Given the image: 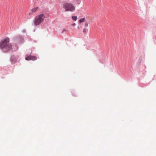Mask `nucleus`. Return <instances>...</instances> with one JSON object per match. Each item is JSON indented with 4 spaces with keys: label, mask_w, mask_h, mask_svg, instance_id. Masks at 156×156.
Listing matches in <instances>:
<instances>
[{
    "label": "nucleus",
    "mask_w": 156,
    "mask_h": 156,
    "mask_svg": "<svg viewBox=\"0 0 156 156\" xmlns=\"http://www.w3.org/2000/svg\"><path fill=\"white\" fill-rule=\"evenodd\" d=\"M63 7L66 11L73 12L75 10V6L72 4L66 3L63 5Z\"/></svg>",
    "instance_id": "3"
},
{
    "label": "nucleus",
    "mask_w": 156,
    "mask_h": 156,
    "mask_svg": "<svg viewBox=\"0 0 156 156\" xmlns=\"http://www.w3.org/2000/svg\"><path fill=\"white\" fill-rule=\"evenodd\" d=\"M45 17L44 14H40L36 16L33 21L34 25L37 26L40 24L43 21Z\"/></svg>",
    "instance_id": "2"
},
{
    "label": "nucleus",
    "mask_w": 156,
    "mask_h": 156,
    "mask_svg": "<svg viewBox=\"0 0 156 156\" xmlns=\"http://www.w3.org/2000/svg\"><path fill=\"white\" fill-rule=\"evenodd\" d=\"M85 26L86 27H88V23H87V22H86L85 23Z\"/></svg>",
    "instance_id": "11"
},
{
    "label": "nucleus",
    "mask_w": 156,
    "mask_h": 156,
    "mask_svg": "<svg viewBox=\"0 0 156 156\" xmlns=\"http://www.w3.org/2000/svg\"><path fill=\"white\" fill-rule=\"evenodd\" d=\"M19 58V57L18 56H13L11 57V62L12 63H15L16 62Z\"/></svg>",
    "instance_id": "4"
},
{
    "label": "nucleus",
    "mask_w": 156,
    "mask_h": 156,
    "mask_svg": "<svg viewBox=\"0 0 156 156\" xmlns=\"http://www.w3.org/2000/svg\"><path fill=\"white\" fill-rule=\"evenodd\" d=\"M9 38L7 37L2 39L0 42V49L5 52L10 51L12 48V45L9 43Z\"/></svg>",
    "instance_id": "1"
},
{
    "label": "nucleus",
    "mask_w": 156,
    "mask_h": 156,
    "mask_svg": "<svg viewBox=\"0 0 156 156\" xmlns=\"http://www.w3.org/2000/svg\"><path fill=\"white\" fill-rule=\"evenodd\" d=\"M75 25L76 24L75 23H73L71 25V26H73V27H74Z\"/></svg>",
    "instance_id": "12"
},
{
    "label": "nucleus",
    "mask_w": 156,
    "mask_h": 156,
    "mask_svg": "<svg viewBox=\"0 0 156 156\" xmlns=\"http://www.w3.org/2000/svg\"><path fill=\"white\" fill-rule=\"evenodd\" d=\"M37 58L35 56L30 55L26 57L25 58V59L27 60H37Z\"/></svg>",
    "instance_id": "5"
},
{
    "label": "nucleus",
    "mask_w": 156,
    "mask_h": 156,
    "mask_svg": "<svg viewBox=\"0 0 156 156\" xmlns=\"http://www.w3.org/2000/svg\"><path fill=\"white\" fill-rule=\"evenodd\" d=\"M84 20H85L84 18L81 19H80V20L79 21V23H81L84 22Z\"/></svg>",
    "instance_id": "9"
},
{
    "label": "nucleus",
    "mask_w": 156,
    "mask_h": 156,
    "mask_svg": "<svg viewBox=\"0 0 156 156\" xmlns=\"http://www.w3.org/2000/svg\"><path fill=\"white\" fill-rule=\"evenodd\" d=\"M72 18L73 20L75 21H76L77 19V16H73L72 17Z\"/></svg>",
    "instance_id": "10"
},
{
    "label": "nucleus",
    "mask_w": 156,
    "mask_h": 156,
    "mask_svg": "<svg viewBox=\"0 0 156 156\" xmlns=\"http://www.w3.org/2000/svg\"><path fill=\"white\" fill-rule=\"evenodd\" d=\"M67 31V30H66V29L62 31V33H63L64 32H65V31Z\"/></svg>",
    "instance_id": "13"
},
{
    "label": "nucleus",
    "mask_w": 156,
    "mask_h": 156,
    "mask_svg": "<svg viewBox=\"0 0 156 156\" xmlns=\"http://www.w3.org/2000/svg\"><path fill=\"white\" fill-rule=\"evenodd\" d=\"M87 29L86 28H84L83 30V32L84 34H85L87 31Z\"/></svg>",
    "instance_id": "8"
},
{
    "label": "nucleus",
    "mask_w": 156,
    "mask_h": 156,
    "mask_svg": "<svg viewBox=\"0 0 156 156\" xmlns=\"http://www.w3.org/2000/svg\"><path fill=\"white\" fill-rule=\"evenodd\" d=\"M16 39L18 41L20 42H22L23 41V38L21 35L18 36L16 37Z\"/></svg>",
    "instance_id": "7"
},
{
    "label": "nucleus",
    "mask_w": 156,
    "mask_h": 156,
    "mask_svg": "<svg viewBox=\"0 0 156 156\" xmlns=\"http://www.w3.org/2000/svg\"><path fill=\"white\" fill-rule=\"evenodd\" d=\"M38 7H34L31 10V12L29 13V15H31L33 13L36 12L38 9Z\"/></svg>",
    "instance_id": "6"
},
{
    "label": "nucleus",
    "mask_w": 156,
    "mask_h": 156,
    "mask_svg": "<svg viewBox=\"0 0 156 156\" xmlns=\"http://www.w3.org/2000/svg\"><path fill=\"white\" fill-rule=\"evenodd\" d=\"M78 28L79 29H80V28H79V27H78Z\"/></svg>",
    "instance_id": "14"
}]
</instances>
